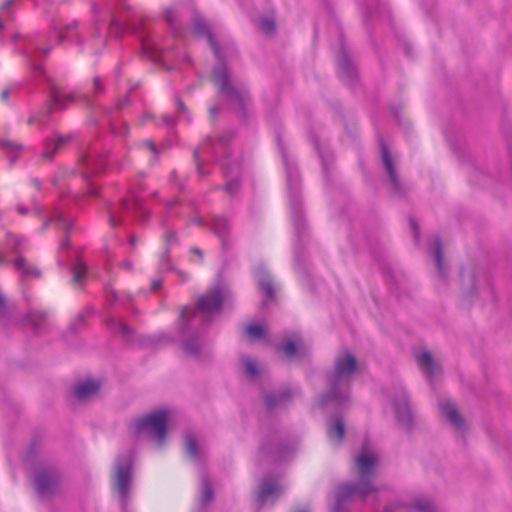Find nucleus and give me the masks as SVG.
<instances>
[{
  "mask_svg": "<svg viewBox=\"0 0 512 512\" xmlns=\"http://www.w3.org/2000/svg\"><path fill=\"white\" fill-rule=\"evenodd\" d=\"M223 303L221 286L217 285L201 295L194 308L185 307L180 314V345L184 354L198 362L211 358L205 332L213 316Z\"/></svg>",
  "mask_w": 512,
  "mask_h": 512,
  "instance_id": "f257e3e1",
  "label": "nucleus"
},
{
  "mask_svg": "<svg viewBox=\"0 0 512 512\" xmlns=\"http://www.w3.org/2000/svg\"><path fill=\"white\" fill-rule=\"evenodd\" d=\"M192 27L197 36L207 38L213 50L217 62L213 68L212 78L218 86L219 94L230 103L235 104L239 114L244 117L246 115V105L250 99L247 88L242 83L232 80L230 68L225 62L220 47L206 20L201 15L194 13Z\"/></svg>",
  "mask_w": 512,
  "mask_h": 512,
  "instance_id": "f03ea898",
  "label": "nucleus"
},
{
  "mask_svg": "<svg viewBox=\"0 0 512 512\" xmlns=\"http://www.w3.org/2000/svg\"><path fill=\"white\" fill-rule=\"evenodd\" d=\"M356 371L357 360L352 353L345 351L338 354L333 367L325 373L328 389L317 397L315 407L324 411L343 410L349 402L351 384Z\"/></svg>",
  "mask_w": 512,
  "mask_h": 512,
  "instance_id": "7ed1b4c3",
  "label": "nucleus"
},
{
  "mask_svg": "<svg viewBox=\"0 0 512 512\" xmlns=\"http://www.w3.org/2000/svg\"><path fill=\"white\" fill-rule=\"evenodd\" d=\"M378 464V456L368 451L365 447L354 457V466L358 476L355 483H342L338 485L332 512H349L346 503L356 496L365 498L375 492V469Z\"/></svg>",
  "mask_w": 512,
  "mask_h": 512,
  "instance_id": "20e7f679",
  "label": "nucleus"
},
{
  "mask_svg": "<svg viewBox=\"0 0 512 512\" xmlns=\"http://www.w3.org/2000/svg\"><path fill=\"white\" fill-rule=\"evenodd\" d=\"M135 452L118 454L111 472V492L116 495L122 512H128L134 483Z\"/></svg>",
  "mask_w": 512,
  "mask_h": 512,
  "instance_id": "39448f33",
  "label": "nucleus"
},
{
  "mask_svg": "<svg viewBox=\"0 0 512 512\" xmlns=\"http://www.w3.org/2000/svg\"><path fill=\"white\" fill-rule=\"evenodd\" d=\"M279 149L282 154L283 164L286 171L287 191L289 205L291 210V219L295 231V235L299 242H302L306 236V223L302 213L301 206V181L297 166L290 160L279 141Z\"/></svg>",
  "mask_w": 512,
  "mask_h": 512,
  "instance_id": "423d86ee",
  "label": "nucleus"
},
{
  "mask_svg": "<svg viewBox=\"0 0 512 512\" xmlns=\"http://www.w3.org/2000/svg\"><path fill=\"white\" fill-rule=\"evenodd\" d=\"M30 470V481L38 501H51L60 491L62 474L55 465L42 463Z\"/></svg>",
  "mask_w": 512,
  "mask_h": 512,
  "instance_id": "0eeeda50",
  "label": "nucleus"
},
{
  "mask_svg": "<svg viewBox=\"0 0 512 512\" xmlns=\"http://www.w3.org/2000/svg\"><path fill=\"white\" fill-rule=\"evenodd\" d=\"M128 432L135 440L150 439L160 446V405L134 417L128 425Z\"/></svg>",
  "mask_w": 512,
  "mask_h": 512,
  "instance_id": "6e6552de",
  "label": "nucleus"
},
{
  "mask_svg": "<svg viewBox=\"0 0 512 512\" xmlns=\"http://www.w3.org/2000/svg\"><path fill=\"white\" fill-rule=\"evenodd\" d=\"M140 42L141 56L155 65L160 64V50L152 39L153 31L146 21H142L136 28Z\"/></svg>",
  "mask_w": 512,
  "mask_h": 512,
  "instance_id": "1a4fd4ad",
  "label": "nucleus"
},
{
  "mask_svg": "<svg viewBox=\"0 0 512 512\" xmlns=\"http://www.w3.org/2000/svg\"><path fill=\"white\" fill-rule=\"evenodd\" d=\"M397 422L407 431L414 427V420L410 408L407 392L400 388L391 400Z\"/></svg>",
  "mask_w": 512,
  "mask_h": 512,
  "instance_id": "9d476101",
  "label": "nucleus"
},
{
  "mask_svg": "<svg viewBox=\"0 0 512 512\" xmlns=\"http://www.w3.org/2000/svg\"><path fill=\"white\" fill-rule=\"evenodd\" d=\"M339 45L340 48L336 57L338 76L347 85L352 86L357 82L358 73L345 47L342 35H340Z\"/></svg>",
  "mask_w": 512,
  "mask_h": 512,
  "instance_id": "9b49d317",
  "label": "nucleus"
},
{
  "mask_svg": "<svg viewBox=\"0 0 512 512\" xmlns=\"http://www.w3.org/2000/svg\"><path fill=\"white\" fill-rule=\"evenodd\" d=\"M298 393H300L299 388L292 389L288 386L267 392L264 395V405L267 412L273 413L286 408Z\"/></svg>",
  "mask_w": 512,
  "mask_h": 512,
  "instance_id": "f8f14e48",
  "label": "nucleus"
},
{
  "mask_svg": "<svg viewBox=\"0 0 512 512\" xmlns=\"http://www.w3.org/2000/svg\"><path fill=\"white\" fill-rule=\"evenodd\" d=\"M283 492L284 488L276 479L271 476H265L258 484L255 499L259 506H263L269 500L275 501Z\"/></svg>",
  "mask_w": 512,
  "mask_h": 512,
  "instance_id": "ddd939ff",
  "label": "nucleus"
},
{
  "mask_svg": "<svg viewBox=\"0 0 512 512\" xmlns=\"http://www.w3.org/2000/svg\"><path fill=\"white\" fill-rule=\"evenodd\" d=\"M260 451L273 462L282 461L286 456V448L276 432L270 433L261 441Z\"/></svg>",
  "mask_w": 512,
  "mask_h": 512,
  "instance_id": "4468645a",
  "label": "nucleus"
},
{
  "mask_svg": "<svg viewBox=\"0 0 512 512\" xmlns=\"http://www.w3.org/2000/svg\"><path fill=\"white\" fill-rule=\"evenodd\" d=\"M101 387V380L88 376L85 379L76 381L71 393L77 401L84 402L97 395L100 392Z\"/></svg>",
  "mask_w": 512,
  "mask_h": 512,
  "instance_id": "2eb2a0df",
  "label": "nucleus"
},
{
  "mask_svg": "<svg viewBox=\"0 0 512 512\" xmlns=\"http://www.w3.org/2000/svg\"><path fill=\"white\" fill-rule=\"evenodd\" d=\"M119 205L121 212L131 213L134 219L141 223L147 221L151 215L146 208L145 200L136 195H132L131 199H121Z\"/></svg>",
  "mask_w": 512,
  "mask_h": 512,
  "instance_id": "dca6fc26",
  "label": "nucleus"
},
{
  "mask_svg": "<svg viewBox=\"0 0 512 512\" xmlns=\"http://www.w3.org/2000/svg\"><path fill=\"white\" fill-rule=\"evenodd\" d=\"M381 159L383 166L388 174L391 188L395 194H402L404 192L403 185L401 184L395 165L392 160V156L388 147L381 142Z\"/></svg>",
  "mask_w": 512,
  "mask_h": 512,
  "instance_id": "f3484780",
  "label": "nucleus"
},
{
  "mask_svg": "<svg viewBox=\"0 0 512 512\" xmlns=\"http://www.w3.org/2000/svg\"><path fill=\"white\" fill-rule=\"evenodd\" d=\"M223 174L227 179L225 191L234 195L240 188L241 163L238 160L226 162L223 166Z\"/></svg>",
  "mask_w": 512,
  "mask_h": 512,
  "instance_id": "a211bd4d",
  "label": "nucleus"
},
{
  "mask_svg": "<svg viewBox=\"0 0 512 512\" xmlns=\"http://www.w3.org/2000/svg\"><path fill=\"white\" fill-rule=\"evenodd\" d=\"M439 409L446 421L458 431L465 430V420L459 413L457 405L451 400L440 401Z\"/></svg>",
  "mask_w": 512,
  "mask_h": 512,
  "instance_id": "6ab92c4d",
  "label": "nucleus"
},
{
  "mask_svg": "<svg viewBox=\"0 0 512 512\" xmlns=\"http://www.w3.org/2000/svg\"><path fill=\"white\" fill-rule=\"evenodd\" d=\"M418 366L430 385L433 386L434 380L441 372L440 366L434 361L433 356L428 351H423L416 356Z\"/></svg>",
  "mask_w": 512,
  "mask_h": 512,
  "instance_id": "aec40b11",
  "label": "nucleus"
},
{
  "mask_svg": "<svg viewBox=\"0 0 512 512\" xmlns=\"http://www.w3.org/2000/svg\"><path fill=\"white\" fill-rule=\"evenodd\" d=\"M255 275L258 281V285L265 295L263 305H267L268 301L273 300L275 297V288L273 280L266 272L265 267L262 265L256 267Z\"/></svg>",
  "mask_w": 512,
  "mask_h": 512,
  "instance_id": "412c9836",
  "label": "nucleus"
},
{
  "mask_svg": "<svg viewBox=\"0 0 512 512\" xmlns=\"http://www.w3.org/2000/svg\"><path fill=\"white\" fill-rule=\"evenodd\" d=\"M184 449L192 461L196 463L202 462L205 450L192 432H186L184 435Z\"/></svg>",
  "mask_w": 512,
  "mask_h": 512,
  "instance_id": "4be33fe9",
  "label": "nucleus"
},
{
  "mask_svg": "<svg viewBox=\"0 0 512 512\" xmlns=\"http://www.w3.org/2000/svg\"><path fill=\"white\" fill-rule=\"evenodd\" d=\"M41 443V436L38 432L34 431L31 435L29 443L26 447L25 455L23 457V462L28 465L29 469L33 468L35 465H40L43 462L38 460V447Z\"/></svg>",
  "mask_w": 512,
  "mask_h": 512,
  "instance_id": "5701e85b",
  "label": "nucleus"
},
{
  "mask_svg": "<svg viewBox=\"0 0 512 512\" xmlns=\"http://www.w3.org/2000/svg\"><path fill=\"white\" fill-rule=\"evenodd\" d=\"M45 320V312H36L30 310L18 320V323L22 327H30L33 330L34 334L38 335L41 332V322Z\"/></svg>",
  "mask_w": 512,
  "mask_h": 512,
  "instance_id": "b1692460",
  "label": "nucleus"
},
{
  "mask_svg": "<svg viewBox=\"0 0 512 512\" xmlns=\"http://www.w3.org/2000/svg\"><path fill=\"white\" fill-rule=\"evenodd\" d=\"M327 435L336 444H340L345 436V424L340 416H335L327 423Z\"/></svg>",
  "mask_w": 512,
  "mask_h": 512,
  "instance_id": "393cba45",
  "label": "nucleus"
},
{
  "mask_svg": "<svg viewBox=\"0 0 512 512\" xmlns=\"http://www.w3.org/2000/svg\"><path fill=\"white\" fill-rule=\"evenodd\" d=\"M211 229L220 238L224 249L227 248V235L229 233V222L225 217L215 216L210 223Z\"/></svg>",
  "mask_w": 512,
  "mask_h": 512,
  "instance_id": "a878e982",
  "label": "nucleus"
},
{
  "mask_svg": "<svg viewBox=\"0 0 512 512\" xmlns=\"http://www.w3.org/2000/svg\"><path fill=\"white\" fill-rule=\"evenodd\" d=\"M431 253L433 254L435 265L437 268V272L439 276L445 277L446 276V267L443 260V247L441 238L439 236H435L433 238V242L431 245Z\"/></svg>",
  "mask_w": 512,
  "mask_h": 512,
  "instance_id": "bb28decb",
  "label": "nucleus"
},
{
  "mask_svg": "<svg viewBox=\"0 0 512 512\" xmlns=\"http://www.w3.org/2000/svg\"><path fill=\"white\" fill-rule=\"evenodd\" d=\"M80 163L85 168L91 169L95 174L104 172L107 167L106 159L102 158L101 156L91 158L87 153L81 154Z\"/></svg>",
  "mask_w": 512,
  "mask_h": 512,
  "instance_id": "cd10ccee",
  "label": "nucleus"
},
{
  "mask_svg": "<svg viewBox=\"0 0 512 512\" xmlns=\"http://www.w3.org/2000/svg\"><path fill=\"white\" fill-rule=\"evenodd\" d=\"M240 363L245 376L250 377L251 379L258 377L260 373L259 368L257 363L250 356H241Z\"/></svg>",
  "mask_w": 512,
  "mask_h": 512,
  "instance_id": "c85d7f7f",
  "label": "nucleus"
},
{
  "mask_svg": "<svg viewBox=\"0 0 512 512\" xmlns=\"http://www.w3.org/2000/svg\"><path fill=\"white\" fill-rule=\"evenodd\" d=\"M214 499V490L211 482L205 476L201 480V493H200V504L202 506L208 505Z\"/></svg>",
  "mask_w": 512,
  "mask_h": 512,
  "instance_id": "c756f323",
  "label": "nucleus"
},
{
  "mask_svg": "<svg viewBox=\"0 0 512 512\" xmlns=\"http://www.w3.org/2000/svg\"><path fill=\"white\" fill-rule=\"evenodd\" d=\"M233 137V133L232 132H227V133H224L222 134L218 140H217V144L216 145H211V144H205L202 148H201V151L203 153H211L213 155H217L218 154V148L221 146V147H225L228 142L230 141V139Z\"/></svg>",
  "mask_w": 512,
  "mask_h": 512,
  "instance_id": "7c9ffc66",
  "label": "nucleus"
},
{
  "mask_svg": "<svg viewBox=\"0 0 512 512\" xmlns=\"http://www.w3.org/2000/svg\"><path fill=\"white\" fill-rule=\"evenodd\" d=\"M409 507L418 512H435L434 504L431 500L423 497L415 498Z\"/></svg>",
  "mask_w": 512,
  "mask_h": 512,
  "instance_id": "2f4dec72",
  "label": "nucleus"
},
{
  "mask_svg": "<svg viewBox=\"0 0 512 512\" xmlns=\"http://www.w3.org/2000/svg\"><path fill=\"white\" fill-rule=\"evenodd\" d=\"M278 351H281L287 358L293 359L298 354V345L292 340H284L276 346Z\"/></svg>",
  "mask_w": 512,
  "mask_h": 512,
  "instance_id": "473e14b6",
  "label": "nucleus"
},
{
  "mask_svg": "<svg viewBox=\"0 0 512 512\" xmlns=\"http://www.w3.org/2000/svg\"><path fill=\"white\" fill-rule=\"evenodd\" d=\"M49 99L51 105L63 110L66 105V97L60 94L55 87H52L49 93Z\"/></svg>",
  "mask_w": 512,
  "mask_h": 512,
  "instance_id": "72a5a7b5",
  "label": "nucleus"
},
{
  "mask_svg": "<svg viewBox=\"0 0 512 512\" xmlns=\"http://www.w3.org/2000/svg\"><path fill=\"white\" fill-rule=\"evenodd\" d=\"M164 17V19L166 20V22L168 23L170 29L172 30V32L174 34H179L180 31H181V26L180 24L177 22L176 20V16L173 12V10L171 9H167L164 13V15H162V18Z\"/></svg>",
  "mask_w": 512,
  "mask_h": 512,
  "instance_id": "f704fd0d",
  "label": "nucleus"
},
{
  "mask_svg": "<svg viewBox=\"0 0 512 512\" xmlns=\"http://www.w3.org/2000/svg\"><path fill=\"white\" fill-rule=\"evenodd\" d=\"M71 139V135L63 136V135H57L56 138H47L46 143L47 147H52L54 150L59 149L61 146H63L65 143H67Z\"/></svg>",
  "mask_w": 512,
  "mask_h": 512,
  "instance_id": "c9c22d12",
  "label": "nucleus"
},
{
  "mask_svg": "<svg viewBox=\"0 0 512 512\" xmlns=\"http://www.w3.org/2000/svg\"><path fill=\"white\" fill-rule=\"evenodd\" d=\"M246 334L253 339H260L264 337L265 330L261 325L258 324H250L246 328Z\"/></svg>",
  "mask_w": 512,
  "mask_h": 512,
  "instance_id": "e433bc0d",
  "label": "nucleus"
},
{
  "mask_svg": "<svg viewBox=\"0 0 512 512\" xmlns=\"http://www.w3.org/2000/svg\"><path fill=\"white\" fill-rule=\"evenodd\" d=\"M10 309L6 296L0 291V320H8L10 318Z\"/></svg>",
  "mask_w": 512,
  "mask_h": 512,
  "instance_id": "4c0bfd02",
  "label": "nucleus"
},
{
  "mask_svg": "<svg viewBox=\"0 0 512 512\" xmlns=\"http://www.w3.org/2000/svg\"><path fill=\"white\" fill-rule=\"evenodd\" d=\"M51 48L47 47L45 49H41L37 46L34 47L33 52H28L26 49H24L21 53L28 59H34L36 56L41 55L42 57H46Z\"/></svg>",
  "mask_w": 512,
  "mask_h": 512,
  "instance_id": "58836bf2",
  "label": "nucleus"
},
{
  "mask_svg": "<svg viewBox=\"0 0 512 512\" xmlns=\"http://www.w3.org/2000/svg\"><path fill=\"white\" fill-rule=\"evenodd\" d=\"M82 177L89 181L87 195L91 198L100 197V188L90 181V176L87 173H82Z\"/></svg>",
  "mask_w": 512,
  "mask_h": 512,
  "instance_id": "ea45409f",
  "label": "nucleus"
},
{
  "mask_svg": "<svg viewBox=\"0 0 512 512\" xmlns=\"http://www.w3.org/2000/svg\"><path fill=\"white\" fill-rule=\"evenodd\" d=\"M171 411L167 408L162 407V440L170 426Z\"/></svg>",
  "mask_w": 512,
  "mask_h": 512,
  "instance_id": "a19ab883",
  "label": "nucleus"
},
{
  "mask_svg": "<svg viewBox=\"0 0 512 512\" xmlns=\"http://www.w3.org/2000/svg\"><path fill=\"white\" fill-rule=\"evenodd\" d=\"M259 27L263 32L269 34L276 29V24L273 19L265 17L260 20Z\"/></svg>",
  "mask_w": 512,
  "mask_h": 512,
  "instance_id": "79ce46f5",
  "label": "nucleus"
},
{
  "mask_svg": "<svg viewBox=\"0 0 512 512\" xmlns=\"http://www.w3.org/2000/svg\"><path fill=\"white\" fill-rule=\"evenodd\" d=\"M174 122H175L174 118L167 117V116H165V117L162 116V126L164 124L168 126V129H169L168 130V134L169 135L171 134V129H172V126L174 125ZM173 144H174V139H172V137L169 136V139L167 140L166 143L162 142V148L164 146L171 147Z\"/></svg>",
  "mask_w": 512,
  "mask_h": 512,
  "instance_id": "37998d69",
  "label": "nucleus"
},
{
  "mask_svg": "<svg viewBox=\"0 0 512 512\" xmlns=\"http://www.w3.org/2000/svg\"><path fill=\"white\" fill-rule=\"evenodd\" d=\"M73 281L77 284H80L84 277L87 274V267L84 264H81L78 268H73Z\"/></svg>",
  "mask_w": 512,
  "mask_h": 512,
  "instance_id": "c03bdc74",
  "label": "nucleus"
},
{
  "mask_svg": "<svg viewBox=\"0 0 512 512\" xmlns=\"http://www.w3.org/2000/svg\"><path fill=\"white\" fill-rule=\"evenodd\" d=\"M314 146H315L316 150L318 151L319 157L321 158L323 173L325 176H327L331 160L329 157H326L323 154V152L320 150V147H319V144L317 141H314Z\"/></svg>",
  "mask_w": 512,
  "mask_h": 512,
  "instance_id": "a18cd8bd",
  "label": "nucleus"
},
{
  "mask_svg": "<svg viewBox=\"0 0 512 512\" xmlns=\"http://www.w3.org/2000/svg\"><path fill=\"white\" fill-rule=\"evenodd\" d=\"M0 147H2L5 150L8 151H21L23 149V145L20 143H14L11 140L8 139H1L0 140Z\"/></svg>",
  "mask_w": 512,
  "mask_h": 512,
  "instance_id": "49530a36",
  "label": "nucleus"
},
{
  "mask_svg": "<svg viewBox=\"0 0 512 512\" xmlns=\"http://www.w3.org/2000/svg\"><path fill=\"white\" fill-rule=\"evenodd\" d=\"M78 26V22L74 21L73 23L71 24H68L64 30H61L58 35H57V38H58V41L59 42H63V41H66V40H69V36H68V32L76 29Z\"/></svg>",
  "mask_w": 512,
  "mask_h": 512,
  "instance_id": "de8ad7c7",
  "label": "nucleus"
},
{
  "mask_svg": "<svg viewBox=\"0 0 512 512\" xmlns=\"http://www.w3.org/2000/svg\"><path fill=\"white\" fill-rule=\"evenodd\" d=\"M109 222L112 227H118L122 224V218L119 214H117L115 211L109 209Z\"/></svg>",
  "mask_w": 512,
  "mask_h": 512,
  "instance_id": "09e8293b",
  "label": "nucleus"
},
{
  "mask_svg": "<svg viewBox=\"0 0 512 512\" xmlns=\"http://www.w3.org/2000/svg\"><path fill=\"white\" fill-rule=\"evenodd\" d=\"M294 258L297 267L301 266L302 259H304V253L301 251L300 244L294 245Z\"/></svg>",
  "mask_w": 512,
  "mask_h": 512,
  "instance_id": "8fccbe9b",
  "label": "nucleus"
},
{
  "mask_svg": "<svg viewBox=\"0 0 512 512\" xmlns=\"http://www.w3.org/2000/svg\"><path fill=\"white\" fill-rule=\"evenodd\" d=\"M14 265H15V268L17 270H20L21 273L23 274L24 271H26V269L28 268L27 267V260L24 256H19L15 262H14Z\"/></svg>",
  "mask_w": 512,
  "mask_h": 512,
  "instance_id": "3c124183",
  "label": "nucleus"
},
{
  "mask_svg": "<svg viewBox=\"0 0 512 512\" xmlns=\"http://www.w3.org/2000/svg\"><path fill=\"white\" fill-rule=\"evenodd\" d=\"M49 221L56 223H66V216L61 211H55L49 218Z\"/></svg>",
  "mask_w": 512,
  "mask_h": 512,
  "instance_id": "603ef678",
  "label": "nucleus"
},
{
  "mask_svg": "<svg viewBox=\"0 0 512 512\" xmlns=\"http://www.w3.org/2000/svg\"><path fill=\"white\" fill-rule=\"evenodd\" d=\"M7 236L13 238L12 252L17 253L24 239L22 237L13 235L11 232H8Z\"/></svg>",
  "mask_w": 512,
  "mask_h": 512,
  "instance_id": "864d4df0",
  "label": "nucleus"
},
{
  "mask_svg": "<svg viewBox=\"0 0 512 512\" xmlns=\"http://www.w3.org/2000/svg\"><path fill=\"white\" fill-rule=\"evenodd\" d=\"M72 227V224H66L64 226V230H65V233H66V237L64 238V240L61 242V248H69L70 247V237H69V231Z\"/></svg>",
  "mask_w": 512,
  "mask_h": 512,
  "instance_id": "5fc2aeb1",
  "label": "nucleus"
},
{
  "mask_svg": "<svg viewBox=\"0 0 512 512\" xmlns=\"http://www.w3.org/2000/svg\"><path fill=\"white\" fill-rule=\"evenodd\" d=\"M105 293H106L108 300L111 303H114L118 300L117 292L115 290L109 288L108 286H105Z\"/></svg>",
  "mask_w": 512,
  "mask_h": 512,
  "instance_id": "6e6d98bb",
  "label": "nucleus"
},
{
  "mask_svg": "<svg viewBox=\"0 0 512 512\" xmlns=\"http://www.w3.org/2000/svg\"><path fill=\"white\" fill-rule=\"evenodd\" d=\"M31 63H30V68L31 70L38 74L39 76H43L44 75V69L41 65L37 64L34 62L33 59H30Z\"/></svg>",
  "mask_w": 512,
  "mask_h": 512,
  "instance_id": "4d7b16f0",
  "label": "nucleus"
},
{
  "mask_svg": "<svg viewBox=\"0 0 512 512\" xmlns=\"http://www.w3.org/2000/svg\"><path fill=\"white\" fill-rule=\"evenodd\" d=\"M57 150H54L52 147H47V143L45 142V151L42 153V157L48 160H53L54 154Z\"/></svg>",
  "mask_w": 512,
  "mask_h": 512,
  "instance_id": "13d9d810",
  "label": "nucleus"
},
{
  "mask_svg": "<svg viewBox=\"0 0 512 512\" xmlns=\"http://www.w3.org/2000/svg\"><path fill=\"white\" fill-rule=\"evenodd\" d=\"M120 332L124 337H129L134 334V330L124 323L120 325Z\"/></svg>",
  "mask_w": 512,
  "mask_h": 512,
  "instance_id": "bf43d9fd",
  "label": "nucleus"
},
{
  "mask_svg": "<svg viewBox=\"0 0 512 512\" xmlns=\"http://www.w3.org/2000/svg\"><path fill=\"white\" fill-rule=\"evenodd\" d=\"M79 329V324L77 322L70 323L67 331L63 333V336H66L68 333L77 334Z\"/></svg>",
  "mask_w": 512,
  "mask_h": 512,
  "instance_id": "052dcab7",
  "label": "nucleus"
},
{
  "mask_svg": "<svg viewBox=\"0 0 512 512\" xmlns=\"http://www.w3.org/2000/svg\"><path fill=\"white\" fill-rule=\"evenodd\" d=\"M130 103V97L129 95H125L124 97H122L121 99H119L118 103H117V109L118 110H121L123 109L126 105H128Z\"/></svg>",
  "mask_w": 512,
  "mask_h": 512,
  "instance_id": "680f3d73",
  "label": "nucleus"
},
{
  "mask_svg": "<svg viewBox=\"0 0 512 512\" xmlns=\"http://www.w3.org/2000/svg\"><path fill=\"white\" fill-rule=\"evenodd\" d=\"M166 243L168 246H172L177 243V237L174 232H169L166 234Z\"/></svg>",
  "mask_w": 512,
  "mask_h": 512,
  "instance_id": "e2e57ef3",
  "label": "nucleus"
},
{
  "mask_svg": "<svg viewBox=\"0 0 512 512\" xmlns=\"http://www.w3.org/2000/svg\"><path fill=\"white\" fill-rule=\"evenodd\" d=\"M145 146L150 149L155 155L159 154V149L157 148L156 144L152 140H145L144 141Z\"/></svg>",
  "mask_w": 512,
  "mask_h": 512,
  "instance_id": "0e129e2a",
  "label": "nucleus"
},
{
  "mask_svg": "<svg viewBox=\"0 0 512 512\" xmlns=\"http://www.w3.org/2000/svg\"><path fill=\"white\" fill-rule=\"evenodd\" d=\"M23 275H25V276L32 275L34 277H40L41 271L38 268H33V269L27 268L26 271H24Z\"/></svg>",
  "mask_w": 512,
  "mask_h": 512,
  "instance_id": "69168bd1",
  "label": "nucleus"
},
{
  "mask_svg": "<svg viewBox=\"0 0 512 512\" xmlns=\"http://www.w3.org/2000/svg\"><path fill=\"white\" fill-rule=\"evenodd\" d=\"M122 131H118L116 127L112 126V131L116 134L126 135L129 132V125L125 122L122 126Z\"/></svg>",
  "mask_w": 512,
  "mask_h": 512,
  "instance_id": "338daca9",
  "label": "nucleus"
},
{
  "mask_svg": "<svg viewBox=\"0 0 512 512\" xmlns=\"http://www.w3.org/2000/svg\"><path fill=\"white\" fill-rule=\"evenodd\" d=\"M150 289L154 293L160 291V278H156L152 281Z\"/></svg>",
  "mask_w": 512,
  "mask_h": 512,
  "instance_id": "774afa93",
  "label": "nucleus"
}]
</instances>
